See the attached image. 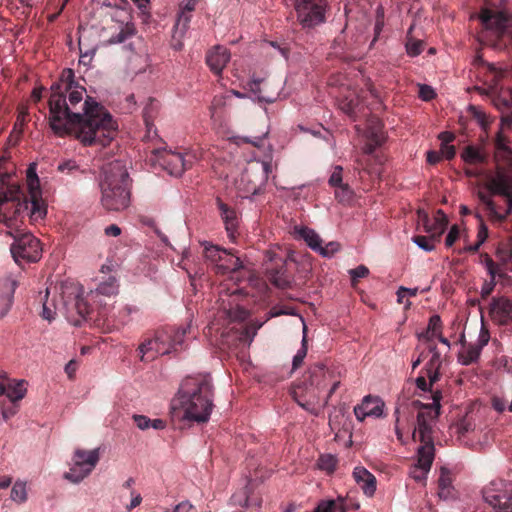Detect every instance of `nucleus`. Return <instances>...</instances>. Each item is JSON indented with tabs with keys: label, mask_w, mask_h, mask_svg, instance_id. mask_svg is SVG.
<instances>
[{
	"label": "nucleus",
	"mask_w": 512,
	"mask_h": 512,
	"mask_svg": "<svg viewBox=\"0 0 512 512\" xmlns=\"http://www.w3.org/2000/svg\"><path fill=\"white\" fill-rule=\"evenodd\" d=\"M472 64L479 70H487L490 72L493 75L492 80H494L499 73L496 66L493 63L485 61L480 53H477V55L474 57Z\"/></svg>",
	"instance_id": "obj_44"
},
{
	"label": "nucleus",
	"mask_w": 512,
	"mask_h": 512,
	"mask_svg": "<svg viewBox=\"0 0 512 512\" xmlns=\"http://www.w3.org/2000/svg\"><path fill=\"white\" fill-rule=\"evenodd\" d=\"M58 170L62 173L72 174L74 171H79V166L74 160H67L58 165Z\"/></svg>",
	"instance_id": "obj_60"
},
{
	"label": "nucleus",
	"mask_w": 512,
	"mask_h": 512,
	"mask_svg": "<svg viewBox=\"0 0 512 512\" xmlns=\"http://www.w3.org/2000/svg\"><path fill=\"white\" fill-rule=\"evenodd\" d=\"M442 331V321L439 315L434 314L429 318L428 326L425 332L418 334V339L425 338L430 341L440 336Z\"/></svg>",
	"instance_id": "obj_35"
},
{
	"label": "nucleus",
	"mask_w": 512,
	"mask_h": 512,
	"mask_svg": "<svg viewBox=\"0 0 512 512\" xmlns=\"http://www.w3.org/2000/svg\"><path fill=\"white\" fill-rule=\"evenodd\" d=\"M331 378V374L328 372L323 364L312 365L308 370V383L310 387L317 391L325 388L327 380Z\"/></svg>",
	"instance_id": "obj_26"
},
{
	"label": "nucleus",
	"mask_w": 512,
	"mask_h": 512,
	"mask_svg": "<svg viewBox=\"0 0 512 512\" xmlns=\"http://www.w3.org/2000/svg\"><path fill=\"white\" fill-rule=\"evenodd\" d=\"M138 349L141 354L142 361H152L157 356L163 355L160 353V348H158L155 336L153 338L146 339Z\"/></svg>",
	"instance_id": "obj_34"
},
{
	"label": "nucleus",
	"mask_w": 512,
	"mask_h": 512,
	"mask_svg": "<svg viewBox=\"0 0 512 512\" xmlns=\"http://www.w3.org/2000/svg\"><path fill=\"white\" fill-rule=\"evenodd\" d=\"M100 189L105 209L121 211L129 206V174L121 161L115 160L103 166Z\"/></svg>",
	"instance_id": "obj_4"
},
{
	"label": "nucleus",
	"mask_w": 512,
	"mask_h": 512,
	"mask_svg": "<svg viewBox=\"0 0 512 512\" xmlns=\"http://www.w3.org/2000/svg\"><path fill=\"white\" fill-rule=\"evenodd\" d=\"M85 88L78 86L65 93L64 116L60 122L53 123L49 107V125L54 134L60 137L73 135L84 146L100 145L105 147L113 139L117 126L112 116L103 106L88 97L83 102Z\"/></svg>",
	"instance_id": "obj_1"
},
{
	"label": "nucleus",
	"mask_w": 512,
	"mask_h": 512,
	"mask_svg": "<svg viewBox=\"0 0 512 512\" xmlns=\"http://www.w3.org/2000/svg\"><path fill=\"white\" fill-rule=\"evenodd\" d=\"M17 283L10 277L0 278V319L10 311Z\"/></svg>",
	"instance_id": "obj_22"
},
{
	"label": "nucleus",
	"mask_w": 512,
	"mask_h": 512,
	"mask_svg": "<svg viewBox=\"0 0 512 512\" xmlns=\"http://www.w3.org/2000/svg\"><path fill=\"white\" fill-rule=\"evenodd\" d=\"M337 466V459L330 454L321 455L318 459V467L328 473L334 472Z\"/></svg>",
	"instance_id": "obj_47"
},
{
	"label": "nucleus",
	"mask_w": 512,
	"mask_h": 512,
	"mask_svg": "<svg viewBox=\"0 0 512 512\" xmlns=\"http://www.w3.org/2000/svg\"><path fill=\"white\" fill-rule=\"evenodd\" d=\"M441 363L440 354L434 352L424 367L425 376H418V389L423 392H432L431 403L423 404L418 401V432L423 443L418 447V470H422L425 474L430 471L435 458V446L431 433L440 414L442 392L438 389L432 390V387L440 378Z\"/></svg>",
	"instance_id": "obj_2"
},
{
	"label": "nucleus",
	"mask_w": 512,
	"mask_h": 512,
	"mask_svg": "<svg viewBox=\"0 0 512 512\" xmlns=\"http://www.w3.org/2000/svg\"><path fill=\"white\" fill-rule=\"evenodd\" d=\"M437 96L435 89L427 84H418V98L423 101H431Z\"/></svg>",
	"instance_id": "obj_50"
},
{
	"label": "nucleus",
	"mask_w": 512,
	"mask_h": 512,
	"mask_svg": "<svg viewBox=\"0 0 512 512\" xmlns=\"http://www.w3.org/2000/svg\"><path fill=\"white\" fill-rule=\"evenodd\" d=\"M294 6L303 28H313L325 21L326 0H295Z\"/></svg>",
	"instance_id": "obj_13"
},
{
	"label": "nucleus",
	"mask_w": 512,
	"mask_h": 512,
	"mask_svg": "<svg viewBox=\"0 0 512 512\" xmlns=\"http://www.w3.org/2000/svg\"><path fill=\"white\" fill-rule=\"evenodd\" d=\"M27 186L29 193L40 191L39 178L34 166H29L27 169Z\"/></svg>",
	"instance_id": "obj_49"
},
{
	"label": "nucleus",
	"mask_w": 512,
	"mask_h": 512,
	"mask_svg": "<svg viewBox=\"0 0 512 512\" xmlns=\"http://www.w3.org/2000/svg\"><path fill=\"white\" fill-rule=\"evenodd\" d=\"M416 295V288L414 289H407L404 287H401L397 292V301L400 304H404L405 308H408L411 305V302L409 301L410 296Z\"/></svg>",
	"instance_id": "obj_53"
},
{
	"label": "nucleus",
	"mask_w": 512,
	"mask_h": 512,
	"mask_svg": "<svg viewBox=\"0 0 512 512\" xmlns=\"http://www.w3.org/2000/svg\"><path fill=\"white\" fill-rule=\"evenodd\" d=\"M189 330L190 325L179 328L166 326L157 330L155 337L158 348H160V353L169 354L181 350L183 348L184 338Z\"/></svg>",
	"instance_id": "obj_15"
},
{
	"label": "nucleus",
	"mask_w": 512,
	"mask_h": 512,
	"mask_svg": "<svg viewBox=\"0 0 512 512\" xmlns=\"http://www.w3.org/2000/svg\"><path fill=\"white\" fill-rule=\"evenodd\" d=\"M340 109L349 117L356 119L360 114L364 113L365 104L362 98L356 93H350L343 97L339 102Z\"/></svg>",
	"instance_id": "obj_25"
},
{
	"label": "nucleus",
	"mask_w": 512,
	"mask_h": 512,
	"mask_svg": "<svg viewBox=\"0 0 512 512\" xmlns=\"http://www.w3.org/2000/svg\"><path fill=\"white\" fill-rule=\"evenodd\" d=\"M217 207L220 211L221 218L225 224V229L227 231V235L231 241H235L238 232V216L235 209L225 204L221 199H217Z\"/></svg>",
	"instance_id": "obj_21"
},
{
	"label": "nucleus",
	"mask_w": 512,
	"mask_h": 512,
	"mask_svg": "<svg viewBox=\"0 0 512 512\" xmlns=\"http://www.w3.org/2000/svg\"><path fill=\"white\" fill-rule=\"evenodd\" d=\"M438 496L447 500L452 496V479L450 471L446 467H441L438 479Z\"/></svg>",
	"instance_id": "obj_32"
},
{
	"label": "nucleus",
	"mask_w": 512,
	"mask_h": 512,
	"mask_svg": "<svg viewBox=\"0 0 512 512\" xmlns=\"http://www.w3.org/2000/svg\"><path fill=\"white\" fill-rule=\"evenodd\" d=\"M383 407L384 403L380 398L368 395L354 408V414L359 421L369 416L380 417L383 414Z\"/></svg>",
	"instance_id": "obj_19"
},
{
	"label": "nucleus",
	"mask_w": 512,
	"mask_h": 512,
	"mask_svg": "<svg viewBox=\"0 0 512 512\" xmlns=\"http://www.w3.org/2000/svg\"><path fill=\"white\" fill-rule=\"evenodd\" d=\"M63 309L74 325H80L81 320L90 314V306L82 297V288L78 284H63L60 287V303L55 309Z\"/></svg>",
	"instance_id": "obj_8"
},
{
	"label": "nucleus",
	"mask_w": 512,
	"mask_h": 512,
	"mask_svg": "<svg viewBox=\"0 0 512 512\" xmlns=\"http://www.w3.org/2000/svg\"><path fill=\"white\" fill-rule=\"evenodd\" d=\"M461 159L470 165L474 164H482L487 161V154L481 147L468 145L466 146L460 154Z\"/></svg>",
	"instance_id": "obj_31"
},
{
	"label": "nucleus",
	"mask_w": 512,
	"mask_h": 512,
	"mask_svg": "<svg viewBox=\"0 0 512 512\" xmlns=\"http://www.w3.org/2000/svg\"><path fill=\"white\" fill-rule=\"evenodd\" d=\"M28 215V200L18 186H3L0 189V223L6 227L7 235H18L24 231V219Z\"/></svg>",
	"instance_id": "obj_6"
},
{
	"label": "nucleus",
	"mask_w": 512,
	"mask_h": 512,
	"mask_svg": "<svg viewBox=\"0 0 512 512\" xmlns=\"http://www.w3.org/2000/svg\"><path fill=\"white\" fill-rule=\"evenodd\" d=\"M14 242L10 251L18 265L37 262L42 256V247L39 239L29 232L21 231L18 235H10Z\"/></svg>",
	"instance_id": "obj_10"
},
{
	"label": "nucleus",
	"mask_w": 512,
	"mask_h": 512,
	"mask_svg": "<svg viewBox=\"0 0 512 512\" xmlns=\"http://www.w3.org/2000/svg\"><path fill=\"white\" fill-rule=\"evenodd\" d=\"M157 109V102L154 99H149V103L145 106L143 110V119L148 132H150L153 127V119L155 117Z\"/></svg>",
	"instance_id": "obj_43"
},
{
	"label": "nucleus",
	"mask_w": 512,
	"mask_h": 512,
	"mask_svg": "<svg viewBox=\"0 0 512 512\" xmlns=\"http://www.w3.org/2000/svg\"><path fill=\"white\" fill-rule=\"evenodd\" d=\"M344 501L341 498L338 499H330V500H321L315 512H345Z\"/></svg>",
	"instance_id": "obj_38"
},
{
	"label": "nucleus",
	"mask_w": 512,
	"mask_h": 512,
	"mask_svg": "<svg viewBox=\"0 0 512 512\" xmlns=\"http://www.w3.org/2000/svg\"><path fill=\"white\" fill-rule=\"evenodd\" d=\"M266 86V83L264 80H253L251 83H250V88L253 92L255 93H258L259 94V99L267 102V103H272L275 98L274 97H270L268 95H265L264 94V87Z\"/></svg>",
	"instance_id": "obj_48"
},
{
	"label": "nucleus",
	"mask_w": 512,
	"mask_h": 512,
	"mask_svg": "<svg viewBox=\"0 0 512 512\" xmlns=\"http://www.w3.org/2000/svg\"><path fill=\"white\" fill-rule=\"evenodd\" d=\"M135 32L136 30L134 25L132 23H126L117 34L111 36L108 42L110 44L123 43L127 39L131 38Z\"/></svg>",
	"instance_id": "obj_40"
},
{
	"label": "nucleus",
	"mask_w": 512,
	"mask_h": 512,
	"mask_svg": "<svg viewBox=\"0 0 512 512\" xmlns=\"http://www.w3.org/2000/svg\"><path fill=\"white\" fill-rule=\"evenodd\" d=\"M203 254L207 260L215 263L217 266L220 262H222L223 255H226V249L217 245L205 244Z\"/></svg>",
	"instance_id": "obj_39"
},
{
	"label": "nucleus",
	"mask_w": 512,
	"mask_h": 512,
	"mask_svg": "<svg viewBox=\"0 0 512 512\" xmlns=\"http://www.w3.org/2000/svg\"><path fill=\"white\" fill-rule=\"evenodd\" d=\"M420 220H424L425 231L434 237V239L440 240L441 235L444 233L446 228V220L444 216L430 220L424 212L418 209V222Z\"/></svg>",
	"instance_id": "obj_27"
},
{
	"label": "nucleus",
	"mask_w": 512,
	"mask_h": 512,
	"mask_svg": "<svg viewBox=\"0 0 512 512\" xmlns=\"http://www.w3.org/2000/svg\"><path fill=\"white\" fill-rule=\"evenodd\" d=\"M11 499L19 504L27 500L26 484L24 482L16 481L11 490Z\"/></svg>",
	"instance_id": "obj_46"
},
{
	"label": "nucleus",
	"mask_w": 512,
	"mask_h": 512,
	"mask_svg": "<svg viewBox=\"0 0 512 512\" xmlns=\"http://www.w3.org/2000/svg\"><path fill=\"white\" fill-rule=\"evenodd\" d=\"M470 111H471V114L473 116V118L477 121V123L483 127V128H486V126L488 125L489 121H488V118L486 116V114L479 110L477 107L475 106H471L470 107Z\"/></svg>",
	"instance_id": "obj_57"
},
{
	"label": "nucleus",
	"mask_w": 512,
	"mask_h": 512,
	"mask_svg": "<svg viewBox=\"0 0 512 512\" xmlns=\"http://www.w3.org/2000/svg\"><path fill=\"white\" fill-rule=\"evenodd\" d=\"M299 236L305 240L307 245L314 251L320 248V244H322V239L320 236L313 230L308 227H300L296 228Z\"/></svg>",
	"instance_id": "obj_37"
},
{
	"label": "nucleus",
	"mask_w": 512,
	"mask_h": 512,
	"mask_svg": "<svg viewBox=\"0 0 512 512\" xmlns=\"http://www.w3.org/2000/svg\"><path fill=\"white\" fill-rule=\"evenodd\" d=\"M229 50L221 45L211 48L206 54V63L210 70L219 75L230 61Z\"/></svg>",
	"instance_id": "obj_20"
},
{
	"label": "nucleus",
	"mask_w": 512,
	"mask_h": 512,
	"mask_svg": "<svg viewBox=\"0 0 512 512\" xmlns=\"http://www.w3.org/2000/svg\"><path fill=\"white\" fill-rule=\"evenodd\" d=\"M489 315L498 325L512 323V299L507 297L493 298L489 307Z\"/></svg>",
	"instance_id": "obj_18"
},
{
	"label": "nucleus",
	"mask_w": 512,
	"mask_h": 512,
	"mask_svg": "<svg viewBox=\"0 0 512 512\" xmlns=\"http://www.w3.org/2000/svg\"><path fill=\"white\" fill-rule=\"evenodd\" d=\"M369 274V269L364 265H359L355 269L350 270L352 284L355 285L358 279L364 278Z\"/></svg>",
	"instance_id": "obj_58"
},
{
	"label": "nucleus",
	"mask_w": 512,
	"mask_h": 512,
	"mask_svg": "<svg viewBox=\"0 0 512 512\" xmlns=\"http://www.w3.org/2000/svg\"><path fill=\"white\" fill-rule=\"evenodd\" d=\"M99 449L83 450L76 449L72 458V464L68 472L64 474V478L79 483L86 478L96 467L99 462Z\"/></svg>",
	"instance_id": "obj_11"
},
{
	"label": "nucleus",
	"mask_w": 512,
	"mask_h": 512,
	"mask_svg": "<svg viewBox=\"0 0 512 512\" xmlns=\"http://www.w3.org/2000/svg\"><path fill=\"white\" fill-rule=\"evenodd\" d=\"M480 20L483 28L478 34L479 43L494 50L512 52L511 14L497 8H484Z\"/></svg>",
	"instance_id": "obj_5"
},
{
	"label": "nucleus",
	"mask_w": 512,
	"mask_h": 512,
	"mask_svg": "<svg viewBox=\"0 0 512 512\" xmlns=\"http://www.w3.org/2000/svg\"><path fill=\"white\" fill-rule=\"evenodd\" d=\"M307 327L304 325L303 327V338L301 341V348L297 351L296 355L293 357L292 368L293 370L298 369L302 364L307 355Z\"/></svg>",
	"instance_id": "obj_41"
},
{
	"label": "nucleus",
	"mask_w": 512,
	"mask_h": 512,
	"mask_svg": "<svg viewBox=\"0 0 512 512\" xmlns=\"http://www.w3.org/2000/svg\"><path fill=\"white\" fill-rule=\"evenodd\" d=\"M484 264L490 278L496 279L498 274V265L493 261V259L489 255H485Z\"/></svg>",
	"instance_id": "obj_61"
},
{
	"label": "nucleus",
	"mask_w": 512,
	"mask_h": 512,
	"mask_svg": "<svg viewBox=\"0 0 512 512\" xmlns=\"http://www.w3.org/2000/svg\"><path fill=\"white\" fill-rule=\"evenodd\" d=\"M29 195L30 207L28 206L29 213L27 216L34 221L43 219L46 216L47 211L41 198V191L31 192Z\"/></svg>",
	"instance_id": "obj_29"
},
{
	"label": "nucleus",
	"mask_w": 512,
	"mask_h": 512,
	"mask_svg": "<svg viewBox=\"0 0 512 512\" xmlns=\"http://www.w3.org/2000/svg\"><path fill=\"white\" fill-rule=\"evenodd\" d=\"M353 478L363 493L372 497L377 487L376 477L363 466H356L353 470Z\"/></svg>",
	"instance_id": "obj_24"
},
{
	"label": "nucleus",
	"mask_w": 512,
	"mask_h": 512,
	"mask_svg": "<svg viewBox=\"0 0 512 512\" xmlns=\"http://www.w3.org/2000/svg\"><path fill=\"white\" fill-rule=\"evenodd\" d=\"M353 190L348 184L335 187V198L339 203L348 204L353 198Z\"/></svg>",
	"instance_id": "obj_45"
},
{
	"label": "nucleus",
	"mask_w": 512,
	"mask_h": 512,
	"mask_svg": "<svg viewBox=\"0 0 512 512\" xmlns=\"http://www.w3.org/2000/svg\"><path fill=\"white\" fill-rule=\"evenodd\" d=\"M489 340L490 332L482 317L481 328L476 343H469L464 345L458 354V361L465 366L477 362L481 355L482 349L488 344Z\"/></svg>",
	"instance_id": "obj_17"
},
{
	"label": "nucleus",
	"mask_w": 512,
	"mask_h": 512,
	"mask_svg": "<svg viewBox=\"0 0 512 512\" xmlns=\"http://www.w3.org/2000/svg\"><path fill=\"white\" fill-rule=\"evenodd\" d=\"M413 29H414V22H412L409 27L408 35H407L408 40L406 43L407 53L412 57L416 56V39L414 38V35H413Z\"/></svg>",
	"instance_id": "obj_54"
},
{
	"label": "nucleus",
	"mask_w": 512,
	"mask_h": 512,
	"mask_svg": "<svg viewBox=\"0 0 512 512\" xmlns=\"http://www.w3.org/2000/svg\"><path fill=\"white\" fill-rule=\"evenodd\" d=\"M342 172H343V169L341 166L334 167L332 174L330 175V178L328 181L330 186L335 188L337 186L344 184L342 181Z\"/></svg>",
	"instance_id": "obj_55"
},
{
	"label": "nucleus",
	"mask_w": 512,
	"mask_h": 512,
	"mask_svg": "<svg viewBox=\"0 0 512 512\" xmlns=\"http://www.w3.org/2000/svg\"><path fill=\"white\" fill-rule=\"evenodd\" d=\"M27 383L24 380L10 379L6 375H0V396L5 395L11 402L9 407L2 408L4 420L10 419L18 411V402L24 398L27 392Z\"/></svg>",
	"instance_id": "obj_14"
},
{
	"label": "nucleus",
	"mask_w": 512,
	"mask_h": 512,
	"mask_svg": "<svg viewBox=\"0 0 512 512\" xmlns=\"http://www.w3.org/2000/svg\"><path fill=\"white\" fill-rule=\"evenodd\" d=\"M495 157L501 158L504 161L512 160V149L508 146V139L502 134L501 131L497 133L495 139Z\"/></svg>",
	"instance_id": "obj_36"
},
{
	"label": "nucleus",
	"mask_w": 512,
	"mask_h": 512,
	"mask_svg": "<svg viewBox=\"0 0 512 512\" xmlns=\"http://www.w3.org/2000/svg\"><path fill=\"white\" fill-rule=\"evenodd\" d=\"M294 399L296 400L298 405L301 406L306 411H308V412H310L311 414H314V415L318 414V411L314 407V401H310V400L302 401V400H300L298 398V394H297L296 391L294 392Z\"/></svg>",
	"instance_id": "obj_62"
},
{
	"label": "nucleus",
	"mask_w": 512,
	"mask_h": 512,
	"mask_svg": "<svg viewBox=\"0 0 512 512\" xmlns=\"http://www.w3.org/2000/svg\"><path fill=\"white\" fill-rule=\"evenodd\" d=\"M439 153L441 154L442 159L445 158L447 160H451L456 155V148L454 145H441Z\"/></svg>",
	"instance_id": "obj_63"
},
{
	"label": "nucleus",
	"mask_w": 512,
	"mask_h": 512,
	"mask_svg": "<svg viewBox=\"0 0 512 512\" xmlns=\"http://www.w3.org/2000/svg\"><path fill=\"white\" fill-rule=\"evenodd\" d=\"M79 84L75 81L74 71L66 68L61 72L59 80L52 84L48 106L51 108L53 123L60 122V114L65 115L67 109H63L65 104V93L72 88H78Z\"/></svg>",
	"instance_id": "obj_9"
},
{
	"label": "nucleus",
	"mask_w": 512,
	"mask_h": 512,
	"mask_svg": "<svg viewBox=\"0 0 512 512\" xmlns=\"http://www.w3.org/2000/svg\"><path fill=\"white\" fill-rule=\"evenodd\" d=\"M155 161L170 175L181 176L185 170L192 166L195 156L191 153L185 155L181 152L167 150V149H156L153 151Z\"/></svg>",
	"instance_id": "obj_12"
},
{
	"label": "nucleus",
	"mask_w": 512,
	"mask_h": 512,
	"mask_svg": "<svg viewBox=\"0 0 512 512\" xmlns=\"http://www.w3.org/2000/svg\"><path fill=\"white\" fill-rule=\"evenodd\" d=\"M133 420L136 426L141 430L150 428V418L145 415H134Z\"/></svg>",
	"instance_id": "obj_64"
},
{
	"label": "nucleus",
	"mask_w": 512,
	"mask_h": 512,
	"mask_svg": "<svg viewBox=\"0 0 512 512\" xmlns=\"http://www.w3.org/2000/svg\"><path fill=\"white\" fill-rule=\"evenodd\" d=\"M199 0H183L180 4V13L178 15L175 28L177 31L184 33L188 28L191 20V13L195 10V7Z\"/></svg>",
	"instance_id": "obj_28"
},
{
	"label": "nucleus",
	"mask_w": 512,
	"mask_h": 512,
	"mask_svg": "<svg viewBox=\"0 0 512 512\" xmlns=\"http://www.w3.org/2000/svg\"><path fill=\"white\" fill-rule=\"evenodd\" d=\"M369 143L365 147V152L368 154L373 153L375 147L380 146L384 141L382 132V124L379 119L372 120V125L369 127Z\"/></svg>",
	"instance_id": "obj_30"
},
{
	"label": "nucleus",
	"mask_w": 512,
	"mask_h": 512,
	"mask_svg": "<svg viewBox=\"0 0 512 512\" xmlns=\"http://www.w3.org/2000/svg\"><path fill=\"white\" fill-rule=\"evenodd\" d=\"M416 381L408 380L398 398L396 414V434L398 439H403L404 425L409 427L412 440H416Z\"/></svg>",
	"instance_id": "obj_7"
},
{
	"label": "nucleus",
	"mask_w": 512,
	"mask_h": 512,
	"mask_svg": "<svg viewBox=\"0 0 512 512\" xmlns=\"http://www.w3.org/2000/svg\"><path fill=\"white\" fill-rule=\"evenodd\" d=\"M498 503H500V511L512 512V491L501 493V499L498 500Z\"/></svg>",
	"instance_id": "obj_56"
},
{
	"label": "nucleus",
	"mask_w": 512,
	"mask_h": 512,
	"mask_svg": "<svg viewBox=\"0 0 512 512\" xmlns=\"http://www.w3.org/2000/svg\"><path fill=\"white\" fill-rule=\"evenodd\" d=\"M440 240L434 239L431 235L428 236H418V248L423 249L427 252L434 250L436 243H439Z\"/></svg>",
	"instance_id": "obj_52"
},
{
	"label": "nucleus",
	"mask_w": 512,
	"mask_h": 512,
	"mask_svg": "<svg viewBox=\"0 0 512 512\" xmlns=\"http://www.w3.org/2000/svg\"><path fill=\"white\" fill-rule=\"evenodd\" d=\"M247 315V311L239 306H237L236 309L230 307L228 310V317L233 321H242L246 319Z\"/></svg>",
	"instance_id": "obj_59"
},
{
	"label": "nucleus",
	"mask_w": 512,
	"mask_h": 512,
	"mask_svg": "<svg viewBox=\"0 0 512 512\" xmlns=\"http://www.w3.org/2000/svg\"><path fill=\"white\" fill-rule=\"evenodd\" d=\"M488 188L494 194L502 196L512 195V175L504 169L498 168L494 177L490 179Z\"/></svg>",
	"instance_id": "obj_23"
},
{
	"label": "nucleus",
	"mask_w": 512,
	"mask_h": 512,
	"mask_svg": "<svg viewBox=\"0 0 512 512\" xmlns=\"http://www.w3.org/2000/svg\"><path fill=\"white\" fill-rule=\"evenodd\" d=\"M242 268V262L238 256H235L232 251L226 250V255H223V260L216 266L217 272L227 273L235 272Z\"/></svg>",
	"instance_id": "obj_33"
},
{
	"label": "nucleus",
	"mask_w": 512,
	"mask_h": 512,
	"mask_svg": "<svg viewBox=\"0 0 512 512\" xmlns=\"http://www.w3.org/2000/svg\"><path fill=\"white\" fill-rule=\"evenodd\" d=\"M340 244L338 242L331 241L327 243L325 246L320 244V248L316 250L323 257H332L336 252L340 250Z\"/></svg>",
	"instance_id": "obj_51"
},
{
	"label": "nucleus",
	"mask_w": 512,
	"mask_h": 512,
	"mask_svg": "<svg viewBox=\"0 0 512 512\" xmlns=\"http://www.w3.org/2000/svg\"><path fill=\"white\" fill-rule=\"evenodd\" d=\"M265 258L267 262L271 263V265L266 268L268 280L280 289L291 287L292 278L287 272L286 260L272 251H267Z\"/></svg>",
	"instance_id": "obj_16"
},
{
	"label": "nucleus",
	"mask_w": 512,
	"mask_h": 512,
	"mask_svg": "<svg viewBox=\"0 0 512 512\" xmlns=\"http://www.w3.org/2000/svg\"><path fill=\"white\" fill-rule=\"evenodd\" d=\"M118 292V284L114 277H109L106 281L101 282L96 288V294L111 296Z\"/></svg>",
	"instance_id": "obj_42"
},
{
	"label": "nucleus",
	"mask_w": 512,
	"mask_h": 512,
	"mask_svg": "<svg viewBox=\"0 0 512 512\" xmlns=\"http://www.w3.org/2000/svg\"><path fill=\"white\" fill-rule=\"evenodd\" d=\"M213 387L209 375L186 378L179 391L183 418L198 423L207 422L213 408Z\"/></svg>",
	"instance_id": "obj_3"
}]
</instances>
